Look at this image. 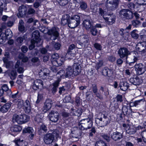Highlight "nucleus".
<instances>
[{
	"label": "nucleus",
	"instance_id": "26",
	"mask_svg": "<svg viewBox=\"0 0 146 146\" xmlns=\"http://www.w3.org/2000/svg\"><path fill=\"white\" fill-rule=\"evenodd\" d=\"M40 33L38 31H34L32 34V40H33L34 41H36V42H38L40 40Z\"/></svg>",
	"mask_w": 146,
	"mask_h": 146
},
{
	"label": "nucleus",
	"instance_id": "10",
	"mask_svg": "<svg viewBox=\"0 0 146 146\" xmlns=\"http://www.w3.org/2000/svg\"><path fill=\"white\" fill-rule=\"evenodd\" d=\"M59 55L57 53H54L52 55L51 60L52 63L54 66H60L62 62L58 59Z\"/></svg>",
	"mask_w": 146,
	"mask_h": 146
},
{
	"label": "nucleus",
	"instance_id": "3",
	"mask_svg": "<svg viewBox=\"0 0 146 146\" xmlns=\"http://www.w3.org/2000/svg\"><path fill=\"white\" fill-rule=\"evenodd\" d=\"M92 118V116L89 119H84L81 120L79 124V129L81 130H86L90 128L93 125Z\"/></svg>",
	"mask_w": 146,
	"mask_h": 146
},
{
	"label": "nucleus",
	"instance_id": "8",
	"mask_svg": "<svg viewBox=\"0 0 146 146\" xmlns=\"http://www.w3.org/2000/svg\"><path fill=\"white\" fill-rule=\"evenodd\" d=\"M49 120L52 122H58L60 118V115L58 112L53 111H51L48 115Z\"/></svg>",
	"mask_w": 146,
	"mask_h": 146
},
{
	"label": "nucleus",
	"instance_id": "13",
	"mask_svg": "<svg viewBox=\"0 0 146 146\" xmlns=\"http://www.w3.org/2000/svg\"><path fill=\"white\" fill-rule=\"evenodd\" d=\"M107 23L109 25H112L115 22V17L113 14L108 15L106 17H103Z\"/></svg>",
	"mask_w": 146,
	"mask_h": 146
},
{
	"label": "nucleus",
	"instance_id": "61",
	"mask_svg": "<svg viewBox=\"0 0 146 146\" xmlns=\"http://www.w3.org/2000/svg\"><path fill=\"white\" fill-rule=\"evenodd\" d=\"M135 5L134 3L131 2H129L127 4L128 8L131 10H133L134 9Z\"/></svg>",
	"mask_w": 146,
	"mask_h": 146
},
{
	"label": "nucleus",
	"instance_id": "29",
	"mask_svg": "<svg viewBox=\"0 0 146 146\" xmlns=\"http://www.w3.org/2000/svg\"><path fill=\"white\" fill-rule=\"evenodd\" d=\"M76 46L74 44H71L70 45L68 49V51L67 52L66 55V56L67 58H70L72 55L73 56L74 54H72L71 51L74 49Z\"/></svg>",
	"mask_w": 146,
	"mask_h": 146
},
{
	"label": "nucleus",
	"instance_id": "16",
	"mask_svg": "<svg viewBox=\"0 0 146 146\" xmlns=\"http://www.w3.org/2000/svg\"><path fill=\"white\" fill-rule=\"evenodd\" d=\"M19 13L17 14V15L19 18L24 17L25 15L27 8L26 7L23 5H22L19 7Z\"/></svg>",
	"mask_w": 146,
	"mask_h": 146
},
{
	"label": "nucleus",
	"instance_id": "34",
	"mask_svg": "<svg viewBox=\"0 0 146 146\" xmlns=\"http://www.w3.org/2000/svg\"><path fill=\"white\" fill-rule=\"evenodd\" d=\"M140 45V47H138V50L139 52H142L144 51L146 49V42H143L139 43Z\"/></svg>",
	"mask_w": 146,
	"mask_h": 146
},
{
	"label": "nucleus",
	"instance_id": "24",
	"mask_svg": "<svg viewBox=\"0 0 146 146\" xmlns=\"http://www.w3.org/2000/svg\"><path fill=\"white\" fill-rule=\"evenodd\" d=\"M61 80V79L58 78L57 80L51 86L52 89L51 90L52 93L54 94L57 91L60 82Z\"/></svg>",
	"mask_w": 146,
	"mask_h": 146
},
{
	"label": "nucleus",
	"instance_id": "33",
	"mask_svg": "<svg viewBox=\"0 0 146 146\" xmlns=\"http://www.w3.org/2000/svg\"><path fill=\"white\" fill-rule=\"evenodd\" d=\"M22 129V128L21 127L18 125H15L11 128V131L14 132H20Z\"/></svg>",
	"mask_w": 146,
	"mask_h": 146
},
{
	"label": "nucleus",
	"instance_id": "23",
	"mask_svg": "<svg viewBox=\"0 0 146 146\" xmlns=\"http://www.w3.org/2000/svg\"><path fill=\"white\" fill-rule=\"evenodd\" d=\"M130 82L135 85H138L143 82V80L141 77H136L135 78H131L129 80Z\"/></svg>",
	"mask_w": 146,
	"mask_h": 146
},
{
	"label": "nucleus",
	"instance_id": "43",
	"mask_svg": "<svg viewBox=\"0 0 146 146\" xmlns=\"http://www.w3.org/2000/svg\"><path fill=\"white\" fill-rule=\"evenodd\" d=\"M59 4L61 6H64L68 4V0H57Z\"/></svg>",
	"mask_w": 146,
	"mask_h": 146
},
{
	"label": "nucleus",
	"instance_id": "39",
	"mask_svg": "<svg viewBox=\"0 0 146 146\" xmlns=\"http://www.w3.org/2000/svg\"><path fill=\"white\" fill-rule=\"evenodd\" d=\"M23 132L24 133H32L33 132L34 130L32 127H28L27 128H25L23 129Z\"/></svg>",
	"mask_w": 146,
	"mask_h": 146
},
{
	"label": "nucleus",
	"instance_id": "45",
	"mask_svg": "<svg viewBox=\"0 0 146 146\" xmlns=\"http://www.w3.org/2000/svg\"><path fill=\"white\" fill-rule=\"evenodd\" d=\"M137 31L134 30L131 33V35L133 38L135 39H137L139 37V35L136 33Z\"/></svg>",
	"mask_w": 146,
	"mask_h": 146
},
{
	"label": "nucleus",
	"instance_id": "17",
	"mask_svg": "<svg viewBox=\"0 0 146 146\" xmlns=\"http://www.w3.org/2000/svg\"><path fill=\"white\" fill-rule=\"evenodd\" d=\"M101 73L103 75L107 78L112 77L113 75L112 70L107 67H104L102 69Z\"/></svg>",
	"mask_w": 146,
	"mask_h": 146
},
{
	"label": "nucleus",
	"instance_id": "14",
	"mask_svg": "<svg viewBox=\"0 0 146 146\" xmlns=\"http://www.w3.org/2000/svg\"><path fill=\"white\" fill-rule=\"evenodd\" d=\"M135 70L139 75L142 74L145 71L144 66L141 63L136 64L135 66Z\"/></svg>",
	"mask_w": 146,
	"mask_h": 146
},
{
	"label": "nucleus",
	"instance_id": "2",
	"mask_svg": "<svg viewBox=\"0 0 146 146\" xmlns=\"http://www.w3.org/2000/svg\"><path fill=\"white\" fill-rule=\"evenodd\" d=\"M29 120V117L26 115H18L15 114L13 116L12 121L14 123H17L21 124L28 121Z\"/></svg>",
	"mask_w": 146,
	"mask_h": 146
},
{
	"label": "nucleus",
	"instance_id": "9",
	"mask_svg": "<svg viewBox=\"0 0 146 146\" xmlns=\"http://www.w3.org/2000/svg\"><path fill=\"white\" fill-rule=\"evenodd\" d=\"M48 34L50 36L52 40H55L58 37L59 33L58 29L56 27H53L48 30L47 32Z\"/></svg>",
	"mask_w": 146,
	"mask_h": 146
},
{
	"label": "nucleus",
	"instance_id": "12",
	"mask_svg": "<svg viewBox=\"0 0 146 146\" xmlns=\"http://www.w3.org/2000/svg\"><path fill=\"white\" fill-rule=\"evenodd\" d=\"M111 136V138L115 141H118L123 137V133L117 131L112 133Z\"/></svg>",
	"mask_w": 146,
	"mask_h": 146
},
{
	"label": "nucleus",
	"instance_id": "1",
	"mask_svg": "<svg viewBox=\"0 0 146 146\" xmlns=\"http://www.w3.org/2000/svg\"><path fill=\"white\" fill-rule=\"evenodd\" d=\"M74 75L73 70L70 66H68L66 69L65 72L63 70H61L58 72L56 74L58 78H70Z\"/></svg>",
	"mask_w": 146,
	"mask_h": 146
},
{
	"label": "nucleus",
	"instance_id": "56",
	"mask_svg": "<svg viewBox=\"0 0 146 146\" xmlns=\"http://www.w3.org/2000/svg\"><path fill=\"white\" fill-rule=\"evenodd\" d=\"M92 89L93 92L94 93H96L98 92V89L97 85L96 84H94L92 85Z\"/></svg>",
	"mask_w": 146,
	"mask_h": 146
},
{
	"label": "nucleus",
	"instance_id": "50",
	"mask_svg": "<svg viewBox=\"0 0 146 146\" xmlns=\"http://www.w3.org/2000/svg\"><path fill=\"white\" fill-rule=\"evenodd\" d=\"M80 7L81 9L84 10L87 8V3L85 2L82 1L80 3Z\"/></svg>",
	"mask_w": 146,
	"mask_h": 146
},
{
	"label": "nucleus",
	"instance_id": "62",
	"mask_svg": "<svg viewBox=\"0 0 146 146\" xmlns=\"http://www.w3.org/2000/svg\"><path fill=\"white\" fill-rule=\"evenodd\" d=\"M31 44L29 45V48L30 50H32L35 47V43H37L36 41L34 40H31Z\"/></svg>",
	"mask_w": 146,
	"mask_h": 146
},
{
	"label": "nucleus",
	"instance_id": "6",
	"mask_svg": "<svg viewBox=\"0 0 146 146\" xmlns=\"http://www.w3.org/2000/svg\"><path fill=\"white\" fill-rule=\"evenodd\" d=\"M118 53L121 58H125L126 62L128 63L127 59L128 55L131 54V52L127 48L125 47L121 48L118 50Z\"/></svg>",
	"mask_w": 146,
	"mask_h": 146
},
{
	"label": "nucleus",
	"instance_id": "4",
	"mask_svg": "<svg viewBox=\"0 0 146 146\" xmlns=\"http://www.w3.org/2000/svg\"><path fill=\"white\" fill-rule=\"evenodd\" d=\"M101 117L96 118L95 120V122L97 125L100 127H104L106 126L110 122L109 118L107 115L102 114Z\"/></svg>",
	"mask_w": 146,
	"mask_h": 146
},
{
	"label": "nucleus",
	"instance_id": "53",
	"mask_svg": "<svg viewBox=\"0 0 146 146\" xmlns=\"http://www.w3.org/2000/svg\"><path fill=\"white\" fill-rule=\"evenodd\" d=\"M71 96L70 95H67L64 97L63 100V102L64 103L69 102L70 101Z\"/></svg>",
	"mask_w": 146,
	"mask_h": 146
},
{
	"label": "nucleus",
	"instance_id": "38",
	"mask_svg": "<svg viewBox=\"0 0 146 146\" xmlns=\"http://www.w3.org/2000/svg\"><path fill=\"white\" fill-rule=\"evenodd\" d=\"M48 70L46 68H44L40 72H39V75H42V76H43L44 78H46V77H45L47 76V75H48Z\"/></svg>",
	"mask_w": 146,
	"mask_h": 146
},
{
	"label": "nucleus",
	"instance_id": "32",
	"mask_svg": "<svg viewBox=\"0 0 146 146\" xmlns=\"http://www.w3.org/2000/svg\"><path fill=\"white\" fill-rule=\"evenodd\" d=\"M132 56L133 58V61L131 62H128V63L130 65L131 64L134 63L136 62L138 60V58H139L138 53L136 51H134L133 52Z\"/></svg>",
	"mask_w": 146,
	"mask_h": 146
},
{
	"label": "nucleus",
	"instance_id": "63",
	"mask_svg": "<svg viewBox=\"0 0 146 146\" xmlns=\"http://www.w3.org/2000/svg\"><path fill=\"white\" fill-rule=\"evenodd\" d=\"M23 141V140L21 141L20 139L15 140L14 141L15 144L18 146H20L21 144H22V142Z\"/></svg>",
	"mask_w": 146,
	"mask_h": 146
},
{
	"label": "nucleus",
	"instance_id": "40",
	"mask_svg": "<svg viewBox=\"0 0 146 146\" xmlns=\"http://www.w3.org/2000/svg\"><path fill=\"white\" fill-rule=\"evenodd\" d=\"M95 146H108L107 144L103 141H97L95 144Z\"/></svg>",
	"mask_w": 146,
	"mask_h": 146
},
{
	"label": "nucleus",
	"instance_id": "48",
	"mask_svg": "<svg viewBox=\"0 0 146 146\" xmlns=\"http://www.w3.org/2000/svg\"><path fill=\"white\" fill-rule=\"evenodd\" d=\"M135 3L139 5H146V0H135Z\"/></svg>",
	"mask_w": 146,
	"mask_h": 146
},
{
	"label": "nucleus",
	"instance_id": "5",
	"mask_svg": "<svg viewBox=\"0 0 146 146\" xmlns=\"http://www.w3.org/2000/svg\"><path fill=\"white\" fill-rule=\"evenodd\" d=\"M119 17L124 19H132L133 13L132 12L127 9H122L119 11Z\"/></svg>",
	"mask_w": 146,
	"mask_h": 146
},
{
	"label": "nucleus",
	"instance_id": "37",
	"mask_svg": "<svg viewBox=\"0 0 146 146\" xmlns=\"http://www.w3.org/2000/svg\"><path fill=\"white\" fill-rule=\"evenodd\" d=\"M83 43L80 41L79 40L77 39V42L76 44V47L78 49H81L83 47H87V46L86 45L84 46L83 44Z\"/></svg>",
	"mask_w": 146,
	"mask_h": 146
},
{
	"label": "nucleus",
	"instance_id": "36",
	"mask_svg": "<svg viewBox=\"0 0 146 146\" xmlns=\"http://www.w3.org/2000/svg\"><path fill=\"white\" fill-rule=\"evenodd\" d=\"M126 132L129 134H133L136 132V129L133 126L130 127L126 130Z\"/></svg>",
	"mask_w": 146,
	"mask_h": 146
},
{
	"label": "nucleus",
	"instance_id": "59",
	"mask_svg": "<svg viewBox=\"0 0 146 146\" xmlns=\"http://www.w3.org/2000/svg\"><path fill=\"white\" fill-rule=\"evenodd\" d=\"M51 134L54 136V137H56V138L58 137L59 132L58 130L56 129L53 131L52 133Z\"/></svg>",
	"mask_w": 146,
	"mask_h": 146
},
{
	"label": "nucleus",
	"instance_id": "57",
	"mask_svg": "<svg viewBox=\"0 0 146 146\" xmlns=\"http://www.w3.org/2000/svg\"><path fill=\"white\" fill-rule=\"evenodd\" d=\"M106 13V10L103 8H99L98 13L100 15L102 16Z\"/></svg>",
	"mask_w": 146,
	"mask_h": 146
},
{
	"label": "nucleus",
	"instance_id": "18",
	"mask_svg": "<svg viewBox=\"0 0 146 146\" xmlns=\"http://www.w3.org/2000/svg\"><path fill=\"white\" fill-rule=\"evenodd\" d=\"M78 39L80 41L83 43V44L84 46H88L89 42V40L87 35L85 34L82 35L78 37Z\"/></svg>",
	"mask_w": 146,
	"mask_h": 146
},
{
	"label": "nucleus",
	"instance_id": "49",
	"mask_svg": "<svg viewBox=\"0 0 146 146\" xmlns=\"http://www.w3.org/2000/svg\"><path fill=\"white\" fill-rule=\"evenodd\" d=\"M35 121L37 123H39L42 121V118L41 116L39 115H37L34 118Z\"/></svg>",
	"mask_w": 146,
	"mask_h": 146
},
{
	"label": "nucleus",
	"instance_id": "25",
	"mask_svg": "<svg viewBox=\"0 0 146 146\" xmlns=\"http://www.w3.org/2000/svg\"><path fill=\"white\" fill-rule=\"evenodd\" d=\"M6 6V0H0V16L2 15L3 10L6 11L7 8Z\"/></svg>",
	"mask_w": 146,
	"mask_h": 146
},
{
	"label": "nucleus",
	"instance_id": "30",
	"mask_svg": "<svg viewBox=\"0 0 146 146\" xmlns=\"http://www.w3.org/2000/svg\"><path fill=\"white\" fill-rule=\"evenodd\" d=\"M11 105L9 103H7L2 107H0V111L3 113L6 112L9 109Z\"/></svg>",
	"mask_w": 146,
	"mask_h": 146
},
{
	"label": "nucleus",
	"instance_id": "58",
	"mask_svg": "<svg viewBox=\"0 0 146 146\" xmlns=\"http://www.w3.org/2000/svg\"><path fill=\"white\" fill-rule=\"evenodd\" d=\"M17 106L18 108L20 109L23 106V100H19L17 101Z\"/></svg>",
	"mask_w": 146,
	"mask_h": 146
},
{
	"label": "nucleus",
	"instance_id": "20",
	"mask_svg": "<svg viewBox=\"0 0 146 146\" xmlns=\"http://www.w3.org/2000/svg\"><path fill=\"white\" fill-rule=\"evenodd\" d=\"M74 75L76 76L79 75L81 72L82 67L78 63H74L73 66Z\"/></svg>",
	"mask_w": 146,
	"mask_h": 146
},
{
	"label": "nucleus",
	"instance_id": "35",
	"mask_svg": "<svg viewBox=\"0 0 146 146\" xmlns=\"http://www.w3.org/2000/svg\"><path fill=\"white\" fill-rule=\"evenodd\" d=\"M5 35L7 39H9L12 37V33L10 29H8L5 30Z\"/></svg>",
	"mask_w": 146,
	"mask_h": 146
},
{
	"label": "nucleus",
	"instance_id": "47",
	"mask_svg": "<svg viewBox=\"0 0 146 146\" xmlns=\"http://www.w3.org/2000/svg\"><path fill=\"white\" fill-rule=\"evenodd\" d=\"M75 133L76 134V135H77H77H80V136H81V135H82V131H79V130H77L75 132H71V133L70 134L71 135V136H72L73 138H75L76 139H78V137L74 136L73 135H72V134H75Z\"/></svg>",
	"mask_w": 146,
	"mask_h": 146
},
{
	"label": "nucleus",
	"instance_id": "27",
	"mask_svg": "<svg viewBox=\"0 0 146 146\" xmlns=\"http://www.w3.org/2000/svg\"><path fill=\"white\" fill-rule=\"evenodd\" d=\"M119 87L121 90L125 91L128 88L129 86L127 82L125 81H121L119 84Z\"/></svg>",
	"mask_w": 146,
	"mask_h": 146
},
{
	"label": "nucleus",
	"instance_id": "15",
	"mask_svg": "<svg viewBox=\"0 0 146 146\" xmlns=\"http://www.w3.org/2000/svg\"><path fill=\"white\" fill-rule=\"evenodd\" d=\"M83 27L87 30H89L93 26V23L91 19H86L83 21Z\"/></svg>",
	"mask_w": 146,
	"mask_h": 146
},
{
	"label": "nucleus",
	"instance_id": "41",
	"mask_svg": "<svg viewBox=\"0 0 146 146\" xmlns=\"http://www.w3.org/2000/svg\"><path fill=\"white\" fill-rule=\"evenodd\" d=\"M71 19L73 20L74 21L77 22V23L80 24V17L78 15H75L71 17L70 18Z\"/></svg>",
	"mask_w": 146,
	"mask_h": 146
},
{
	"label": "nucleus",
	"instance_id": "52",
	"mask_svg": "<svg viewBox=\"0 0 146 146\" xmlns=\"http://www.w3.org/2000/svg\"><path fill=\"white\" fill-rule=\"evenodd\" d=\"M13 23L12 21H9L7 23H4L3 24L2 27L3 28H5L6 27V26L9 27H11L13 26Z\"/></svg>",
	"mask_w": 146,
	"mask_h": 146
},
{
	"label": "nucleus",
	"instance_id": "21",
	"mask_svg": "<svg viewBox=\"0 0 146 146\" xmlns=\"http://www.w3.org/2000/svg\"><path fill=\"white\" fill-rule=\"evenodd\" d=\"M52 103V101L51 99H46L44 103V105L43 107V111L46 112L49 110L51 108Z\"/></svg>",
	"mask_w": 146,
	"mask_h": 146
},
{
	"label": "nucleus",
	"instance_id": "28",
	"mask_svg": "<svg viewBox=\"0 0 146 146\" xmlns=\"http://www.w3.org/2000/svg\"><path fill=\"white\" fill-rule=\"evenodd\" d=\"M70 17L68 14H65L62 16L61 20V24L63 25H65L67 24H68Z\"/></svg>",
	"mask_w": 146,
	"mask_h": 146
},
{
	"label": "nucleus",
	"instance_id": "19",
	"mask_svg": "<svg viewBox=\"0 0 146 146\" xmlns=\"http://www.w3.org/2000/svg\"><path fill=\"white\" fill-rule=\"evenodd\" d=\"M54 140V136L50 133L46 134L44 136V141L46 144L51 143Z\"/></svg>",
	"mask_w": 146,
	"mask_h": 146
},
{
	"label": "nucleus",
	"instance_id": "64",
	"mask_svg": "<svg viewBox=\"0 0 146 146\" xmlns=\"http://www.w3.org/2000/svg\"><path fill=\"white\" fill-rule=\"evenodd\" d=\"M140 38L141 40L143 42H146V30L145 31L144 34L141 35Z\"/></svg>",
	"mask_w": 146,
	"mask_h": 146
},
{
	"label": "nucleus",
	"instance_id": "31",
	"mask_svg": "<svg viewBox=\"0 0 146 146\" xmlns=\"http://www.w3.org/2000/svg\"><path fill=\"white\" fill-rule=\"evenodd\" d=\"M79 24L77 22L74 21L69 18L68 22V26L71 29L74 28L78 26Z\"/></svg>",
	"mask_w": 146,
	"mask_h": 146
},
{
	"label": "nucleus",
	"instance_id": "46",
	"mask_svg": "<svg viewBox=\"0 0 146 146\" xmlns=\"http://www.w3.org/2000/svg\"><path fill=\"white\" fill-rule=\"evenodd\" d=\"M6 38L4 33H1L0 35V44H2L5 42Z\"/></svg>",
	"mask_w": 146,
	"mask_h": 146
},
{
	"label": "nucleus",
	"instance_id": "54",
	"mask_svg": "<svg viewBox=\"0 0 146 146\" xmlns=\"http://www.w3.org/2000/svg\"><path fill=\"white\" fill-rule=\"evenodd\" d=\"M90 9L92 10V12L94 13H95L97 12V6L96 5H93L92 4L90 5Z\"/></svg>",
	"mask_w": 146,
	"mask_h": 146
},
{
	"label": "nucleus",
	"instance_id": "11",
	"mask_svg": "<svg viewBox=\"0 0 146 146\" xmlns=\"http://www.w3.org/2000/svg\"><path fill=\"white\" fill-rule=\"evenodd\" d=\"M43 84L42 81L40 79H37L35 80L33 83V88L35 90L43 88Z\"/></svg>",
	"mask_w": 146,
	"mask_h": 146
},
{
	"label": "nucleus",
	"instance_id": "42",
	"mask_svg": "<svg viewBox=\"0 0 146 146\" xmlns=\"http://www.w3.org/2000/svg\"><path fill=\"white\" fill-rule=\"evenodd\" d=\"M73 112L74 115L78 116H79L82 113V110L81 108H79L76 110H75L73 111Z\"/></svg>",
	"mask_w": 146,
	"mask_h": 146
},
{
	"label": "nucleus",
	"instance_id": "44",
	"mask_svg": "<svg viewBox=\"0 0 146 146\" xmlns=\"http://www.w3.org/2000/svg\"><path fill=\"white\" fill-rule=\"evenodd\" d=\"M17 75V72L15 71L12 70L10 74V78L11 80H14L16 78Z\"/></svg>",
	"mask_w": 146,
	"mask_h": 146
},
{
	"label": "nucleus",
	"instance_id": "51",
	"mask_svg": "<svg viewBox=\"0 0 146 146\" xmlns=\"http://www.w3.org/2000/svg\"><path fill=\"white\" fill-rule=\"evenodd\" d=\"M90 33L93 36H96L97 33V30L95 27H92L90 29Z\"/></svg>",
	"mask_w": 146,
	"mask_h": 146
},
{
	"label": "nucleus",
	"instance_id": "7",
	"mask_svg": "<svg viewBox=\"0 0 146 146\" xmlns=\"http://www.w3.org/2000/svg\"><path fill=\"white\" fill-rule=\"evenodd\" d=\"M107 7L110 10H114L118 7V0H107Z\"/></svg>",
	"mask_w": 146,
	"mask_h": 146
},
{
	"label": "nucleus",
	"instance_id": "55",
	"mask_svg": "<svg viewBox=\"0 0 146 146\" xmlns=\"http://www.w3.org/2000/svg\"><path fill=\"white\" fill-rule=\"evenodd\" d=\"M42 91H40L38 93V99L36 101V103H38L42 98Z\"/></svg>",
	"mask_w": 146,
	"mask_h": 146
},
{
	"label": "nucleus",
	"instance_id": "22",
	"mask_svg": "<svg viewBox=\"0 0 146 146\" xmlns=\"http://www.w3.org/2000/svg\"><path fill=\"white\" fill-rule=\"evenodd\" d=\"M122 110V112L125 115L128 116L132 115V111L130 107L127 106H123Z\"/></svg>",
	"mask_w": 146,
	"mask_h": 146
},
{
	"label": "nucleus",
	"instance_id": "60",
	"mask_svg": "<svg viewBox=\"0 0 146 146\" xmlns=\"http://www.w3.org/2000/svg\"><path fill=\"white\" fill-rule=\"evenodd\" d=\"M75 101L76 102V106H78L80 104V98L79 97H76L75 98Z\"/></svg>",
	"mask_w": 146,
	"mask_h": 146
}]
</instances>
